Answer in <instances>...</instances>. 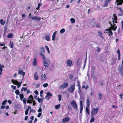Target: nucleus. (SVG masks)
<instances>
[{
    "label": "nucleus",
    "instance_id": "48",
    "mask_svg": "<svg viewBox=\"0 0 123 123\" xmlns=\"http://www.w3.org/2000/svg\"><path fill=\"white\" fill-rule=\"evenodd\" d=\"M26 101H27L26 99L25 98H24V99H23V102L24 103V104L26 103Z\"/></svg>",
    "mask_w": 123,
    "mask_h": 123
},
{
    "label": "nucleus",
    "instance_id": "52",
    "mask_svg": "<svg viewBox=\"0 0 123 123\" xmlns=\"http://www.w3.org/2000/svg\"><path fill=\"white\" fill-rule=\"evenodd\" d=\"M56 33H57V31H55L53 33V35H52V36L55 37Z\"/></svg>",
    "mask_w": 123,
    "mask_h": 123
},
{
    "label": "nucleus",
    "instance_id": "19",
    "mask_svg": "<svg viewBox=\"0 0 123 123\" xmlns=\"http://www.w3.org/2000/svg\"><path fill=\"white\" fill-rule=\"evenodd\" d=\"M90 101L89 99H87L86 100V105H87V107H89V106L90 105Z\"/></svg>",
    "mask_w": 123,
    "mask_h": 123
},
{
    "label": "nucleus",
    "instance_id": "23",
    "mask_svg": "<svg viewBox=\"0 0 123 123\" xmlns=\"http://www.w3.org/2000/svg\"><path fill=\"white\" fill-rule=\"evenodd\" d=\"M89 107H86V113L88 115H89L90 114V113L89 112Z\"/></svg>",
    "mask_w": 123,
    "mask_h": 123
},
{
    "label": "nucleus",
    "instance_id": "50",
    "mask_svg": "<svg viewBox=\"0 0 123 123\" xmlns=\"http://www.w3.org/2000/svg\"><path fill=\"white\" fill-rule=\"evenodd\" d=\"M28 111L29 110H28V109H26L25 112V115H26L28 114Z\"/></svg>",
    "mask_w": 123,
    "mask_h": 123
},
{
    "label": "nucleus",
    "instance_id": "39",
    "mask_svg": "<svg viewBox=\"0 0 123 123\" xmlns=\"http://www.w3.org/2000/svg\"><path fill=\"white\" fill-rule=\"evenodd\" d=\"M15 93L17 95H18L19 94L20 92L18 90H17L15 91Z\"/></svg>",
    "mask_w": 123,
    "mask_h": 123
},
{
    "label": "nucleus",
    "instance_id": "2",
    "mask_svg": "<svg viewBox=\"0 0 123 123\" xmlns=\"http://www.w3.org/2000/svg\"><path fill=\"white\" fill-rule=\"evenodd\" d=\"M70 104L71 106L75 110H77L78 109L77 105L75 101L74 100L73 101L71 102Z\"/></svg>",
    "mask_w": 123,
    "mask_h": 123
},
{
    "label": "nucleus",
    "instance_id": "40",
    "mask_svg": "<svg viewBox=\"0 0 123 123\" xmlns=\"http://www.w3.org/2000/svg\"><path fill=\"white\" fill-rule=\"evenodd\" d=\"M80 107H83V104L82 102V101L80 100Z\"/></svg>",
    "mask_w": 123,
    "mask_h": 123
},
{
    "label": "nucleus",
    "instance_id": "21",
    "mask_svg": "<svg viewBox=\"0 0 123 123\" xmlns=\"http://www.w3.org/2000/svg\"><path fill=\"white\" fill-rule=\"evenodd\" d=\"M52 95L51 93H50V92H48L47 93L45 97H48L49 96H52Z\"/></svg>",
    "mask_w": 123,
    "mask_h": 123
},
{
    "label": "nucleus",
    "instance_id": "12",
    "mask_svg": "<svg viewBox=\"0 0 123 123\" xmlns=\"http://www.w3.org/2000/svg\"><path fill=\"white\" fill-rule=\"evenodd\" d=\"M19 74L22 75L23 76H24L25 75V73L23 72L22 70H19L18 72Z\"/></svg>",
    "mask_w": 123,
    "mask_h": 123
},
{
    "label": "nucleus",
    "instance_id": "45",
    "mask_svg": "<svg viewBox=\"0 0 123 123\" xmlns=\"http://www.w3.org/2000/svg\"><path fill=\"white\" fill-rule=\"evenodd\" d=\"M7 102V101L6 100H5L2 103V105H4L5 104L6 102Z\"/></svg>",
    "mask_w": 123,
    "mask_h": 123
},
{
    "label": "nucleus",
    "instance_id": "20",
    "mask_svg": "<svg viewBox=\"0 0 123 123\" xmlns=\"http://www.w3.org/2000/svg\"><path fill=\"white\" fill-rule=\"evenodd\" d=\"M5 21H3L2 19H1L0 20V23L1 25H4L5 23Z\"/></svg>",
    "mask_w": 123,
    "mask_h": 123
},
{
    "label": "nucleus",
    "instance_id": "57",
    "mask_svg": "<svg viewBox=\"0 0 123 123\" xmlns=\"http://www.w3.org/2000/svg\"><path fill=\"white\" fill-rule=\"evenodd\" d=\"M78 87H79V89H80V83L79 82H78Z\"/></svg>",
    "mask_w": 123,
    "mask_h": 123
},
{
    "label": "nucleus",
    "instance_id": "61",
    "mask_svg": "<svg viewBox=\"0 0 123 123\" xmlns=\"http://www.w3.org/2000/svg\"><path fill=\"white\" fill-rule=\"evenodd\" d=\"M55 37L52 36V40L54 41L55 40Z\"/></svg>",
    "mask_w": 123,
    "mask_h": 123
},
{
    "label": "nucleus",
    "instance_id": "36",
    "mask_svg": "<svg viewBox=\"0 0 123 123\" xmlns=\"http://www.w3.org/2000/svg\"><path fill=\"white\" fill-rule=\"evenodd\" d=\"M70 21L72 23H74L75 22L74 19L73 18H70Z\"/></svg>",
    "mask_w": 123,
    "mask_h": 123
},
{
    "label": "nucleus",
    "instance_id": "22",
    "mask_svg": "<svg viewBox=\"0 0 123 123\" xmlns=\"http://www.w3.org/2000/svg\"><path fill=\"white\" fill-rule=\"evenodd\" d=\"M113 16L114 18H112L113 20H117V16H116V14H114L113 15Z\"/></svg>",
    "mask_w": 123,
    "mask_h": 123
},
{
    "label": "nucleus",
    "instance_id": "63",
    "mask_svg": "<svg viewBox=\"0 0 123 123\" xmlns=\"http://www.w3.org/2000/svg\"><path fill=\"white\" fill-rule=\"evenodd\" d=\"M117 20H113L112 22L113 23H117Z\"/></svg>",
    "mask_w": 123,
    "mask_h": 123
},
{
    "label": "nucleus",
    "instance_id": "3",
    "mask_svg": "<svg viewBox=\"0 0 123 123\" xmlns=\"http://www.w3.org/2000/svg\"><path fill=\"white\" fill-rule=\"evenodd\" d=\"M75 84H73V85L71 86L68 89V91L72 93L73 92L75 89Z\"/></svg>",
    "mask_w": 123,
    "mask_h": 123
},
{
    "label": "nucleus",
    "instance_id": "44",
    "mask_svg": "<svg viewBox=\"0 0 123 123\" xmlns=\"http://www.w3.org/2000/svg\"><path fill=\"white\" fill-rule=\"evenodd\" d=\"M32 100H29V99H28V100L27 101V102L28 103L30 104L32 103Z\"/></svg>",
    "mask_w": 123,
    "mask_h": 123
},
{
    "label": "nucleus",
    "instance_id": "41",
    "mask_svg": "<svg viewBox=\"0 0 123 123\" xmlns=\"http://www.w3.org/2000/svg\"><path fill=\"white\" fill-rule=\"evenodd\" d=\"M41 51L43 53H44L45 49L44 48L42 47L41 48Z\"/></svg>",
    "mask_w": 123,
    "mask_h": 123
},
{
    "label": "nucleus",
    "instance_id": "56",
    "mask_svg": "<svg viewBox=\"0 0 123 123\" xmlns=\"http://www.w3.org/2000/svg\"><path fill=\"white\" fill-rule=\"evenodd\" d=\"M41 18L40 17H37V16L36 19L38 21H40L41 19Z\"/></svg>",
    "mask_w": 123,
    "mask_h": 123
},
{
    "label": "nucleus",
    "instance_id": "47",
    "mask_svg": "<svg viewBox=\"0 0 123 123\" xmlns=\"http://www.w3.org/2000/svg\"><path fill=\"white\" fill-rule=\"evenodd\" d=\"M96 27L98 28H99L101 27L100 24L98 23V24L96 25Z\"/></svg>",
    "mask_w": 123,
    "mask_h": 123
},
{
    "label": "nucleus",
    "instance_id": "7",
    "mask_svg": "<svg viewBox=\"0 0 123 123\" xmlns=\"http://www.w3.org/2000/svg\"><path fill=\"white\" fill-rule=\"evenodd\" d=\"M68 86V83H66L63 84L62 85L60 86V88L62 89L65 88Z\"/></svg>",
    "mask_w": 123,
    "mask_h": 123
},
{
    "label": "nucleus",
    "instance_id": "5",
    "mask_svg": "<svg viewBox=\"0 0 123 123\" xmlns=\"http://www.w3.org/2000/svg\"><path fill=\"white\" fill-rule=\"evenodd\" d=\"M115 3L117 6L121 5L123 3V0H116Z\"/></svg>",
    "mask_w": 123,
    "mask_h": 123
},
{
    "label": "nucleus",
    "instance_id": "8",
    "mask_svg": "<svg viewBox=\"0 0 123 123\" xmlns=\"http://www.w3.org/2000/svg\"><path fill=\"white\" fill-rule=\"evenodd\" d=\"M72 63L73 62L71 60H68L67 62V66L69 67H71L72 65Z\"/></svg>",
    "mask_w": 123,
    "mask_h": 123
},
{
    "label": "nucleus",
    "instance_id": "9",
    "mask_svg": "<svg viewBox=\"0 0 123 123\" xmlns=\"http://www.w3.org/2000/svg\"><path fill=\"white\" fill-rule=\"evenodd\" d=\"M113 25L112 26L110 27V28L112 29L114 31H115L117 28V26H115L116 24L115 23H113Z\"/></svg>",
    "mask_w": 123,
    "mask_h": 123
},
{
    "label": "nucleus",
    "instance_id": "10",
    "mask_svg": "<svg viewBox=\"0 0 123 123\" xmlns=\"http://www.w3.org/2000/svg\"><path fill=\"white\" fill-rule=\"evenodd\" d=\"M44 66L46 67H48L49 66V64L47 61L45 60L43 61Z\"/></svg>",
    "mask_w": 123,
    "mask_h": 123
},
{
    "label": "nucleus",
    "instance_id": "31",
    "mask_svg": "<svg viewBox=\"0 0 123 123\" xmlns=\"http://www.w3.org/2000/svg\"><path fill=\"white\" fill-rule=\"evenodd\" d=\"M45 47L46 49L47 50L48 53L49 54L50 53V51L49 50V48L47 46H45Z\"/></svg>",
    "mask_w": 123,
    "mask_h": 123
},
{
    "label": "nucleus",
    "instance_id": "24",
    "mask_svg": "<svg viewBox=\"0 0 123 123\" xmlns=\"http://www.w3.org/2000/svg\"><path fill=\"white\" fill-rule=\"evenodd\" d=\"M13 34L12 33H10L7 36V37L9 38H11L13 37Z\"/></svg>",
    "mask_w": 123,
    "mask_h": 123
},
{
    "label": "nucleus",
    "instance_id": "55",
    "mask_svg": "<svg viewBox=\"0 0 123 123\" xmlns=\"http://www.w3.org/2000/svg\"><path fill=\"white\" fill-rule=\"evenodd\" d=\"M94 120V119L93 117H92L90 120V122H93Z\"/></svg>",
    "mask_w": 123,
    "mask_h": 123
},
{
    "label": "nucleus",
    "instance_id": "60",
    "mask_svg": "<svg viewBox=\"0 0 123 123\" xmlns=\"http://www.w3.org/2000/svg\"><path fill=\"white\" fill-rule=\"evenodd\" d=\"M73 77V75L72 74L70 75L69 76V78L70 79H71Z\"/></svg>",
    "mask_w": 123,
    "mask_h": 123
},
{
    "label": "nucleus",
    "instance_id": "32",
    "mask_svg": "<svg viewBox=\"0 0 123 123\" xmlns=\"http://www.w3.org/2000/svg\"><path fill=\"white\" fill-rule=\"evenodd\" d=\"M109 35V36H111L113 35V33L112 31L110 30V31L108 32Z\"/></svg>",
    "mask_w": 123,
    "mask_h": 123
},
{
    "label": "nucleus",
    "instance_id": "27",
    "mask_svg": "<svg viewBox=\"0 0 123 123\" xmlns=\"http://www.w3.org/2000/svg\"><path fill=\"white\" fill-rule=\"evenodd\" d=\"M28 99H29V100H32V101L33 100L34 98L32 95H31L29 96Z\"/></svg>",
    "mask_w": 123,
    "mask_h": 123
},
{
    "label": "nucleus",
    "instance_id": "33",
    "mask_svg": "<svg viewBox=\"0 0 123 123\" xmlns=\"http://www.w3.org/2000/svg\"><path fill=\"white\" fill-rule=\"evenodd\" d=\"M13 84L17 85L18 84V81L17 80H14L13 81Z\"/></svg>",
    "mask_w": 123,
    "mask_h": 123
},
{
    "label": "nucleus",
    "instance_id": "51",
    "mask_svg": "<svg viewBox=\"0 0 123 123\" xmlns=\"http://www.w3.org/2000/svg\"><path fill=\"white\" fill-rule=\"evenodd\" d=\"M80 113H81L82 112V110L83 109V107H80Z\"/></svg>",
    "mask_w": 123,
    "mask_h": 123
},
{
    "label": "nucleus",
    "instance_id": "17",
    "mask_svg": "<svg viewBox=\"0 0 123 123\" xmlns=\"http://www.w3.org/2000/svg\"><path fill=\"white\" fill-rule=\"evenodd\" d=\"M14 45L13 43L11 41H10V42L9 45L10 47L12 49H13V46Z\"/></svg>",
    "mask_w": 123,
    "mask_h": 123
},
{
    "label": "nucleus",
    "instance_id": "26",
    "mask_svg": "<svg viewBox=\"0 0 123 123\" xmlns=\"http://www.w3.org/2000/svg\"><path fill=\"white\" fill-rule=\"evenodd\" d=\"M61 106L60 104H58V105H56L55 106V109H59L60 108V107Z\"/></svg>",
    "mask_w": 123,
    "mask_h": 123
},
{
    "label": "nucleus",
    "instance_id": "25",
    "mask_svg": "<svg viewBox=\"0 0 123 123\" xmlns=\"http://www.w3.org/2000/svg\"><path fill=\"white\" fill-rule=\"evenodd\" d=\"M98 34L101 37V38H103L102 35V33L101 32L99 31H98Z\"/></svg>",
    "mask_w": 123,
    "mask_h": 123
},
{
    "label": "nucleus",
    "instance_id": "54",
    "mask_svg": "<svg viewBox=\"0 0 123 123\" xmlns=\"http://www.w3.org/2000/svg\"><path fill=\"white\" fill-rule=\"evenodd\" d=\"M32 112H33V113H35V110L33 109H31L30 110V113Z\"/></svg>",
    "mask_w": 123,
    "mask_h": 123
},
{
    "label": "nucleus",
    "instance_id": "13",
    "mask_svg": "<svg viewBox=\"0 0 123 123\" xmlns=\"http://www.w3.org/2000/svg\"><path fill=\"white\" fill-rule=\"evenodd\" d=\"M5 67L4 65L0 64V75L2 74L3 69L2 68Z\"/></svg>",
    "mask_w": 123,
    "mask_h": 123
},
{
    "label": "nucleus",
    "instance_id": "1",
    "mask_svg": "<svg viewBox=\"0 0 123 123\" xmlns=\"http://www.w3.org/2000/svg\"><path fill=\"white\" fill-rule=\"evenodd\" d=\"M99 111V109L98 108H93L91 111V116L93 117L94 115H96Z\"/></svg>",
    "mask_w": 123,
    "mask_h": 123
},
{
    "label": "nucleus",
    "instance_id": "42",
    "mask_svg": "<svg viewBox=\"0 0 123 123\" xmlns=\"http://www.w3.org/2000/svg\"><path fill=\"white\" fill-rule=\"evenodd\" d=\"M37 16H35V17H33V16H30V18H31L33 20H35L36 19Z\"/></svg>",
    "mask_w": 123,
    "mask_h": 123
},
{
    "label": "nucleus",
    "instance_id": "30",
    "mask_svg": "<svg viewBox=\"0 0 123 123\" xmlns=\"http://www.w3.org/2000/svg\"><path fill=\"white\" fill-rule=\"evenodd\" d=\"M119 71L122 74V73H123V67L122 66H121L120 67L119 70Z\"/></svg>",
    "mask_w": 123,
    "mask_h": 123
},
{
    "label": "nucleus",
    "instance_id": "53",
    "mask_svg": "<svg viewBox=\"0 0 123 123\" xmlns=\"http://www.w3.org/2000/svg\"><path fill=\"white\" fill-rule=\"evenodd\" d=\"M117 53L118 54V55H121V54H120V50L119 49H117Z\"/></svg>",
    "mask_w": 123,
    "mask_h": 123
},
{
    "label": "nucleus",
    "instance_id": "49",
    "mask_svg": "<svg viewBox=\"0 0 123 123\" xmlns=\"http://www.w3.org/2000/svg\"><path fill=\"white\" fill-rule=\"evenodd\" d=\"M11 87L12 88V89L14 90H15L16 88V86H15L12 85L11 86Z\"/></svg>",
    "mask_w": 123,
    "mask_h": 123
},
{
    "label": "nucleus",
    "instance_id": "28",
    "mask_svg": "<svg viewBox=\"0 0 123 123\" xmlns=\"http://www.w3.org/2000/svg\"><path fill=\"white\" fill-rule=\"evenodd\" d=\"M46 40L48 41H50V37L49 35L45 37Z\"/></svg>",
    "mask_w": 123,
    "mask_h": 123
},
{
    "label": "nucleus",
    "instance_id": "38",
    "mask_svg": "<svg viewBox=\"0 0 123 123\" xmlns=\"http://www.w3.org/2000/svg\"><path fill=\"white\" fill-rule=\"evenodd\" d=\"M37 101L39 103H40L41 102H42V100L41 98H37Z\"/></svg>",
    "mask_w": 123,
    "mask_h": 123
},
{
    "label": "nucleus",
    "instance_id": "64",
    "mask_svg": "<svg viewBox=\"0 0 123 123\" xmlns=\"http://www.w3.org/2000/svg\"><path fill=\"white\" fill-rule=\"evenodd\" d=\"M121 23L122 24V29H123V21H122L121 22Z\"/></svg>",
    "mask_w": 123,
    "mask_h": 123
},
{
    "label": "nucleus",
    "instance_id": "15",
    "mask_svg": "<svg viewBox=\"0 0 123 123\" xmlns=\"http://www.w3.org/2000/svg\"><path fill=\"white\" fill-rule=\"evenodd\" d=\"M33 65L35 67L37 66V59L36 58L34 59V61L33 62Z\"/></svg>",
    "mask_w": 123,
    "mask_h": 123
},
{
    "label": "nucleus",
    "instance_id": "62",
    "mask_svg": "<svg viewBox=\"0 0 123 123\" xmlns=\"http://www.w3.org/2000/svg\"><path fill=\"white\" fill-rule=\"evenodd\" d=\"M32 101L33 102V105L34 106L36 105V103L35 102L34 100H33Z\"/></svg>",
    "mask_w": 123,
    "mask_h": 123
},
{
    "label": "nucleus",
    "instance_id": "6",
    "mask_svg": "<svg viewBox=\"0 0 123 123\" xmlns=\"http://www.w3.org/2000/svg\"><path fill=\"white\" fill-rule=\"evenodd\" d=\"M70 119V118L69 117H67L63 119L62 122L63 123H65L68 122Z\"/></svg>",
    "mask_w": 123,
    "mask_h": 123
},
{
    "label": "nucleus",
    "instance_id": "59",
    "mask_svg": "<svg viewBox=\"0 0 123 123\" xmlns=\"http://www.w3.org/2000/svg\"><path fill=\"white\" fill-rule=\"evenodd\" d=\"M34 93L36 95H38V92L37 90H36L34 92Z\"/></svg>",
    "mask_w": 123,
    "mask_h": 123
},
{
    "label": "nucleus",
    "instance_id": "4",
    "mask_svg": "<svg viewBox=\"0 0 123 123\" xmlns=\"http://www.w3.org/2000/svg\"><path fill=\"white\" fill-rule=\"evenodd\" d=\"M112 0H105V4L102 6L103 7H106L108 6L110 2Z\"/></svg>",
    "mask_w": 123,
    "mask_h": 123
},
{
    "label": "nucleus",
    "instance_id": "34",
    "mask_svg": "<svg viewBox=\"0 0 123 123\" xmlns=\"http://www.w3.org/2000/svg\"><path fill=\"white\" fill-rule=\"evenodd\" d=\"M23 89L24 91V92L26 91L27 90V88L26 87H25L24 88V87H22L21 89V91H23Z\"/></svg>",
    "mask_w": 123,
    "mask_h": 123
},
{
    "label": "nucleus",
    "instance_id": "29",
    "mask_svg": "<svg viewBox=\"0 0 123 123\" xmlns=\"http://www.w3.org/2000/svg\"><path fill=\"white\" fill-rule=\"evenodd\" d=\"M20 99L21 100H22V99L24 98V95L23 94H21L19 95Z\"/></svg>",
    "mask_w": 123,
    "mask_h": 123
},
{
    "label": "nucleus",
    "instance_id": "58",
    "mask_svg": "<svg viewBox=\"0 0 123 123\" xmlns=\"http://www.w3.org/2000/svg\"><path fill=\"white\" fill-rule=\"evenodd\" d=\"M42 115V113H39L37 115V116L38 117H40Z\"/></svg>",
    "mask_w": 123,
    "mask_h": 123
},
{
    "label": "nucleus",
    "instance_id": "37",
    "mask_svg": "<svg viewBox=\"0 0 123 123\" xmlns=\"http://www.w3.org/2000/svg\"><path fill=\"white\" fill-rule=\"evenodd\" d=\"M62 97V96L61 95L59 94L58 95V97L59 98L58 100L59 101H60L61 100Z\"/></svg>",
    "mask_w": 123,
    "mask_h": 123
},
{
    "label": "nucleus",
    "instance_id": "43",
    "mask_svg": "<svg viewBox=\"0 0 123 123\" xmlns=\"http://www.w3.org/2000/svg\"><path fill=\"white\" fill-rule=\"evenodd\" d=\"M48 85V84L47 83H45L43 85V87H44L45 88L47 87Z\"/></svg>",
    "mask_w": 123,
    "mask_h": 123
},
{
    "label": "nucleus",
    "instance_id": "35",
    "mask_svg": "<svg viewBox=\"0 0 123 123\" xmlns=\"http://www.w3.org/2000/svg\"><path fill=\"white\" fill-rule=\"evenodd\" d=\"M65 31V30L63 28L61 29L60 31V33H63Z\"/></svg>",
    "mask_w": 123,
    "mask_h": 123
},
{
    "label": "nucleus",
    "instance_id": "16",
    "mask_svg": "<svg viewBox=\"0 0 123 123\" xmlns=\"http://www.w3.org/2000/svg\"><path fill=\"white\" fill-rule=\"evenodd\" d=\"M40 55L43 59V61L45 60V58L44 55L41 52L40 53Z\"/></svg>",
    "mask_w": 123,
    "mask_h": 123
},
{
    "label": "nucleus",
    "instance_id": "14",
    "mask_svg": "<svg viewBox=\"0 0 123 123\" xmlns=\"http://www.w3.org/2000/svg\"><path fill=\"white\" fill-rule=\"evenodd\" d=\"M34 77L35 80H37L38 79V77L37 72L35 73L34 75Z\"/></svg>",
    "mask_w": 123,
    "mask_h": 123
},
{
    "label": "nucleus",
    "instance_id": "11",
    "mask_svg": "<svg viewBox=\"0 0 123 123\" xmlns=\"http://www.w3.org/2000/svg\"><path fill=\"white\" fill-rule=\"evenodd\" d=\"M46 79V77L45 74L41 75V79L43 81L45 80Z\"/></svg>",
    "mask_w": 123,
    "mask_h": 123
},
{
    "label": "nucleus",
    "instance_id": "46",
    "mask_svg": "<svg viewBox=\"0 0 123 123\" xmlns=\"http://www.w3.org/2000/svg\"><path fill=\"white\" fill-rule=\"evenodd\" d=\"M42 111V109L41 106L39 107V109L37 110V111L38 112H41Z\"/></svg>",
    "mask_w": 123,
    "mask_h": 123
},
{
    "label": "nucleus",
    "instance_id": "18",
    "mask_svg": "<svg viewBox=\"0 0 123 123\" xmlns=\"http://www.w3.org/2000/svg\"><path fill=\"white\" fill-rule=\"evenodd\" d=\"M98 99L99 100L101 99L102 97V95L99 92L98 93Z\"/></svg>",
    "mask_w": 123,
    "mask_h": 123
}]
</instances>
